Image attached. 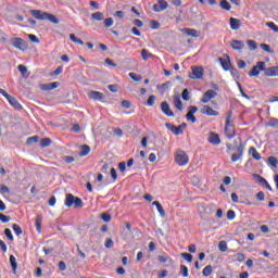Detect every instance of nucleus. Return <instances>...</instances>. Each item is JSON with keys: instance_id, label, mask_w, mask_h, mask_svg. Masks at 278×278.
<instances>
[{"instance_id": "f257e3e1", "label": "nucleus", "mask_w": 278, "mask_h": 278, "mask_svg": "<svg viewBox=\"0 0 278 278\" xmlns=\"http://www.w3.org/2000/svg\"><path fill=\"white\" fill-rule=\"evenodd\" d=\"M30 14L38 21H50V23H53L54 25L60 24V20L58 18V16L51 13L42 12L40 10H31Z\"/></svg>"}, {"instance_id": "f03ea898", "label": "nucleus", "mask_w": 278, "mask_h": 278, "mask_svg": "<svg viewBox=\"0 0 278 278\" xmlns=\"http://www.w3.org/2000/svg\"><path fill=\"white\" fill-rule=\"evenodd\" d=\"M81 207L84 201L80 198H76L73 193H67L65 198V207Z\"/></svg>"}, {"instance_id": "7ed1b4c3", "label": "nucleus", "mask_w": 278, "mask_h": 278, "mask_svg": "<svg viewBox=\"0 0 278 278\" xmlns=\"http://www.w3.org/2000/svg\"><path fill=\"white\" fill-rule=\"evenodd\" d=\"M175 162L178 164V166H186L188 162H190V159L188 157V154L184 150H177Z\"/></svg>"}, {"instance_id": "20e7f679", "label": "nucleus", "mask_w": 278, "mask_h": 278, "mask_svg": "<svg viewBox=\"0 0 278 278\" xmlns=\"http://www.w3.org/2000/svg\"><path fill=\"white\" fill-rule=\"evenodd\" d=\"M266 62L260 61L249 72V77H257L260 76L261 71H265Z\"/></svg>"}, {"instance_id": "39448f33", "label": "nucleus", "mask_w": 278, "mask_h": 278, "mask_svg": "<svg viewBox=\"0 0 278 278\" xmlns=\"http://www.w3.org/2000/svg\"><path fill=\"white\" fill-rule=\"evenodd\" d=\"M11 45L15 49H20V51H27V42H25V40H23L22 38H12Z\"/></svg>"}, {"instance_id": "423d86ee", "label": "nucleus", "mask_w": 278, "mask_h": 278, "mask_svg": "<svg viewBox=\"0 0 278 278\" xmlns=\"http://www.w3.org/2000/svg\"><path fill=\"white\" fill-rule=\"evenodd\" d=\"M166 129L172 131L175 136H181L184 134V127H186V124L179 125L178 127L173 124H165Z\"/></svg>"}, {"instance_id": "0eeeda50", "label": "nucleus", "mask_w": 278, "mask_h": 278, "mask_svg": "<svg viewBox=\"0 0 278 278\" xmlns=\"http://www.w3.org/2000/svg\"><path fill=\"white\" fill-rule=\"evenodd\" d=\"M216 97H218V92H216L215 90H207L204 92L201 102L202 103H210L211 99H216Z\"/></svg>"}, {"instance_id": "6e6552de", "label": "nucleus", "mask_w": 278, "mask_h": 278, "mask_svg": "<svg viewBox=\"0 0 278 278\" xmlns=\"http://www.w3.org/2000/svg\"><path fill=\"white\" fill-rule=\"evenodd\" d=\"M191 74L189 75L190 79H203L204 70L203 67H192Z\"/></svg>"}, {"instance_id": "1a4fd4ad", "label": "nucleus", "mask_w": 278, "mask_h": 278, "mask_svg": "<svg viewBox=\"0 0 278 278\" xmlns=\"http://www.w3.org/2000/svg\"><path fill=\"white\" fill-rule=\"evenodd\" d=\"M242 155H244V144L240 143L237 148V153L231 155V162H238V160H242Z\"/></svg>"}, {"instance_id": "9d476101", "label": "nucleus", "mask_w": 278, "mask_h": 278, "mask_svg": "<svg viewBox=\"0 0 278 278\" xmlns=\"http://www.w3.org/2000/svg\"><path fill=\"white\" fill-rule=\"evenodd\" d=\"M168 8V2L166 0H157V3L153 5L152 10L154 12H164Z\"/></svg>"}, {"instance_id": "9b49d317", "label": "nucleus", "mask_w": 278, "mask_h": 278, "mask_svg": "<svg viewBox=\"0 0 278 278\" xmlns=\"http://www.w3.org/2000/svg\"><path fill=\"white\" fill-rule=\"evenodd\" d=\"M225 134L228 140H231L236 136V130H233V126L229 122L225 124Z\"/></svg>"}, {"instance_id": "f8f14e48", "label": "nucleus", "mask_w": 278, "mask_h": 278, "mask_svg": "<svg viewBox=\"0 0 278 278\" xmlns=\"http://www.w3.org/2000/svg\"><path fill=\"white\" fill-rule=\"evenodd\" d=\"M161 110H162L163 114H165V116H169V117L175 116V113L172 112L170 105H168V102H162Z\"/></svg>"}, {"instance_id": "ddd939ff", "label": "nucleus", "mask_w": 278, "mask_h": 278, "mask_svg": "<svg viewBox=\"0 0 278 278\" xmlns=\"http://www.w3.org/2000/svg\"><path fill=\"white\" fill-rule=\"evenodd\" d=\"M264 73L266 77H278V66L265 67Z\"/></svg>"}, {"instance_id": "4468645a", "label": "nucleus", "mask_w": 278, "mask_h": 278, "mask_svg": "<svg viewBox=\"0 0 278 278\" xmlns=\"http://www.w3.org/2000/svg\"><path fill=\"white\" fill-rule=\"evenodd\" d=\"M201 112H202V114H205L206 116H218V114H219L217 111H214V109H212V106H208V105H204L201 109Z\"/></svg>"}, {"instance_id": "2eb2a0df", "label": "nucleus", "mask_w": 278, "mask_h": 278, "mask_svg": "<svg viewBox=\"0 0 278 278\" xmlns=\"http://www.w3.org/2000/svg\"><path fill=\"white\" fill-rule=\"evenodd\" d=\"M240 27H242V21L239 18L230 17V29L238 31Z\"/></svg>"}, {"instance_id": "dca6fc26", "label": "nucleus", "mask_w": 278, "mask_h": 278, "mask_svg": "<svg viewBox=\"0 0 278 278\" xmlns=\"http://www.w3.org/2000/svg\"><path fill=\"white\" fill-rule=\"evenodd\" d=\"M207 140L211 144H220V137L216 132H210Z\"/></svg>"}, {"instance_id": "f3484780", "label": "nucleus", "mask_w": 278, "mask_h": 278, "mask_svg": "<svg viewBox=\"0 0 278 278\" xmlns=\"http://www.w3.org/2000/svg\"><path fill=\"white\" fill-rule=\"evenodd\" d=\"M182 34L191 36V38H199V36H201V33L194 28H182Z\"/></svg>"}, {"instance_id": "a211bd4d", "label": "nucleus", "mask_w": 278, "mask_h": 278, "mask_svg": "<svg viewBox=\"0 0 278 278\" xmlns=\"http://www.w3.org/2000/svg\"><path fill=\"white\" fill-rule=\"evenodd\" d=\"M230 47L235 49V51H242V49H244V42L241 40H232Z\"/></svg>"}, {"instance_id": "6ab92c4d", "label": "nucleus", "mask_w": 278, "mask_h": 278, "mask_svg": "<svg viewBox=\"0 0 278 278\" xmlns=\"http://www.w3.org/2000/svg\"><path fill=\"white\" fill-rule=\"evenodd\" d=\"M88 97L93 101H101V99H103V93L100 91H89Z\"/></svg>"}, {"instance_id": "aec40b11", "label": "nucleus", "mask_w": 278, "mask_h": 278, "mask_svg": "<svg viewBox=\"0 0 278 278\" xmlns=\"http://www.w3.org/2000/svg\"><path fill=\"white\" fill-rule=\"evenodd\" d=\"M152 205H154L156 207V210L162 218H164V216H166V212L164 211V207L162 206V204H160V202L154 201L152 203Z\"/></svg>"}, {"instance_id": "412c9836", "label": "nucleus", "mask_w": 278, "mask_h": 278, "mask_svg": "<svg viewBox=\"0 0 278 278\" xmlns=\"http://www.w3.org/2000/svg\"><path fill=\"white\" fill-rule=\"evenodd\" d=\"M174 104H175V108H177V110H179L180 112L184 110V103L181 102V97L175 96Z\"/></svg>"}, {"instance_id": "4be33fe9", "label": "nucleus", "mask_w": 278, "mask_h": 278, "mask_svg": "<svg viewBox=\"0 0 278 278\" xmlns=\"http://www.w3.org/2000/svg\"><path fill=\"white\" fill-rule=\"evenodd\" d=\"M10 105H12V108H14L15 110H21V103L16 101V99L14 97H10L8 100H7Z\"/></svg>"}, {"instance_id": "5701e85b", "label": "nucleus", "mask_w": 278, "mask_h": 278, "mask_svg": "<svg viewBox=\"0 0 278 278\" xmlns=\"http://www.w3.org/2000/svg\"><path fill=\"white\" fill-rule=\"evenodd\" d=\"M250 155H252V157L254 160H262V154H260V152H257V149H255V147H251L249 150Z\"/></svg>"}, {"instance_id": "b1692460", "label": "nucleus", "mask_w": 278, "mask_h": 278, "mask_svg": "<svg viewBox=\"0 0 278 278\" xmlns=\"http://www.w3.org/2000/svg\"><path fill=\"white\" fill-rule=\"evenodd\" d=\"M88 153H90V148L86 144L81 146L80 152H79L80 157H86V155H88Z\"/></svg>"}, {"instance_id": "393cba45", "label": "nucleus", "mask_w": 278, "mask_h": 278, "mask_svg": "<svg viewBox=\"0 0 278 278\" xmlns=\"http://www.w3.org/2000/svg\"><path fill=\"white\" fill-rule=\"evenodd\" d=\"M10 264L13 273H16V268H18V264L16 263V257L14 255L10 256Z\"/></svg>"}, {"instance_id": "a878e982", "label": "nucleus", "mask_w": 278, "mask_h": 278, "mask_svg": "<svg viewBox=\"0 0 278 278\" xmlns=\"http://www.w3.org/2000/svg\"><path fill=\"white\" fill-rule=\"evenodd\" d=\"M103 18H105V16L101 12H96L91 14L92 21H103Z\"/></svg>"}, {"instance_id": "bb28decb", "label": "nucleus", "mask_w": 278, "mask_h": 278, "mask_svg": "<svg viewBox=\"0 0 278 278\" xmlns=\"http://www.w3.org/2000/svg\"><path fill=\"white\" fill-rule=\"evenodd\" d=\"M35 225H36L37 231L40 233V231L42 230V217L41 216H37V218L35 220Z\"/></svg>"}, {"instance_id": "cd10ccee", "label": "nucleus", "mask_w": 278, "mask_h": 278, "mask_svg": "<svg viewBox=\"0 0 278 278\" xmlns=\"http://www.w3.org/2000/svg\"><path fill=\"white\" fill-rule=\"evenodd\" d=\"M253 177L256 179V181H258V184H262V186H265L268 182V180H266V178L262 177L260 174H254Z\"/></svg>"}, {"instance_id": "c85d7f7f", "label": "nucleus", "mask_w": 278, "mask_h": 278, "mask_svg": "<svg viewBox=\"0 0 278 278\" xmlns=\"http://www.w3.org/2000/svg\"><path fill=\"white\" fill-rule=\"evenodd\" d=\"M220 8L222 10H226L227 12H229V10H231V4L227 0H222Z\"/></svg>"}, {"instance_id": "c756f323", "label": "nucleus", "mask_w": 278, "mask_h": 278, "mask_svg": "<svg viewBox=\"0 0 278 278\" xmlns=\"http://www.w3.org/2000/svg\"><path fill=\"white\" fill-rule=\"evenodd\" d=\"M202 275L204 277H210V275H212V266L211 265L205 266L202 270Z\"/></svg>"}, {"instance_id": "7c9ffc66", "label": "nucleus", "mask_w": 278, "mask_h": 278, "mask_svg": "<svg viewBox=\"0 0 278 278\" xmlns=\"http://www.w3.org/2000/svg\"><path fill=\"white\" fill-rule=\"evenodd\" d=\"M247 45L250 51H255V49H257V42H255V40H248Z\"/></svg>"}, {"instance_id": "2f4dec72", "label": "nucleus", "mask_w": 278, "mask_h": 278, "mask_svg": "<svg viewBox=\"0 0 278 278\" xmlns=\"http://www.w3.org/2000/svg\"><path fill=\"white\" fill-rule=\"evenodd\" d=\"M141 56H142V60H149V58H153V54H151V52H149V50L143 49L141 51Z\"/></svg>"}, {"instance_id": "473e14b6", "label": "nucleus", "mask_w": 278, "mask_h": 278, "mask_svg": "<svg viewBox=\"0 0 278 278\" xmlns=\"http://www.w3.org/2000/svg\"><path fill=\"white\" fill-rule=\"evenodd\" d=\"M70 39L72 40V42H75L76 45H84V41L81 39L77 38V36H75V34H71Z\"/></svg>"}, {"instance_id": "72a5a7b5", "label": "nucleus", "mask_w": 278, "mask_h": 278, "mask_svg": "<svg viewBox=\"0 0 278 278\" xmlns=\"http://www.w3.org/2000/svg\"><path fill=\"white\" fill-rule=\"evenodd\" d=\"M218 249L222 253H225L228 249L227 241H219Z\"/></svg>"}, {"instance_id": "f704fd0d", "label": "nucleus", "mask_w": 278, "mask_h": 278, "mask_svg": "<svg viewBox=\"0 0 278 278\" xmlns=\"http://www.w3.org/2000/svg\"><path fill=\"white\" fill-rule=\"evenodd\" d=\"M17 68L20 71V73H22L23 77H29V75L27 74V66L18 65Z\"/></svg>"}, {"instance_id": "c9c22d12", "label": "nucleus", "mask_w": 278, "mask_h": 278, "mask_svg": "<svg viewBox=\"0 0 278 278\" xmlns=\"http://www.w3.org/2000/svg\"><path fill=\"white\" fill-rule=\"evenodd\" d=\"M128 76L132 81H142V76L137 75L136 73H129Z\"/></svg>"}, {"instance_id": "e433bc0d", "label": "nucleus", "mask_w": 278, "mask_h": 278, "mask_svg": "<svg viewBox=\"0 0 278 278\" xmlns=\"http://www.w3.org/2000/svg\"><path fill=\"white\" fill-rule=\"evenodd\" d=\"M268 164H270V166H273L274 168H277V164H278V160L275 156H269L268 157Z\"/></svg>"}, {"instance_id": "4c0bfd02", "label": "nucleus", "mask_w": 278, "mask_h": 278, "mask_svg": "<svg viewBox=\"0 0 278 278\" xmlns=\"http://www.w3.org/2000/svg\"><path fill=\"white\" fill-rule=\"evenodd\" d=\"M51 146V140L49 138H42L40 140V147L45 148V147H50Z\"/></svg>"}, {"instance_id": "58836bf2", "label": "nucleus", "mask_w": 278, "mask_h": 278, "mask_svg": "<svg viewBox=\"0 0 278 278\" xmlns=\"http://www.w3.org/2000/svg\"><path fill=\"white\" fill-rule=\"evenodd\" d=\"M13 231H14V233H16L17 236H22V235H23V229H22L21 226H18L17 224H13Z\"/></svg>"}, {"instance_id": "ea45409f", "label": "nucleus", "mask_w": 278, "mask_h": 278, "mask_svg": "<svg viewBox=\"0 0 278 278\" xmlns=\"http://www.w3.org/2000/svg\"><path fill=\"white\" fill-rule=\"evenodd\" d=\"M220 62L224 71H229V68H231V63L229 61H224L223 59H220Z\"/></svg>"}, {"instance_id": "a19ab883", "label": "nucleus", "mask_w": 278, "mask_h": 278, "mask_svg": "<svg viewBox=\"0 0 278 278\" xmlns=\"http://www.w3.org/2000/svg\"><path fill=\"white\" fill-rule=\"evenodd\" d=\"M266 27H269V29H273V31H276V34H278V26L274 24V22H267Z\"/></svg>"}, {"instance_id": "79ce46f5", "label": "nucleus", "mask_w": 278, "mask_h": 278, "mask_svg": "<svg viewBox=\"0 0 278 278\" xmlns=\"http://www.w3.org/2000/svg\"><path fill=\"white\" fill-rule=\"evenodd\" d=\"M147 105H149V108H153V105H155V96H150L148 98Z\"/></svg>"}, {"instance_id": "37998d69", "label": "nucleus", "mask_w": 278, "mask_h": 278, "mask_svg": "<svg viewBox=\"0 0 278 278\" xmlns=\"http://www.w3.org/2000/svg\"><path fill=\"white\" fill-rule=\"evenodd\" d=\"M4 236H7V238H9L11 242H14V236L12 235V230H10V228H7L4 230Z\"/></svg>"}, {"instance_id": "c03bdc74", "label": "nucleus", "mask_w": 278, "mask_h": 278, "mask_svg": "<svg viewBox=\"0 0 278 278\" xmlns=\"http://www.w3.org/2000/svg\"><path fill=\"white\" fill-rule=\"evenodd\" d=\"M237 86H238V88H239V92L241 93V96L244 98V99H250L249 98V94H247L245 92H244V89H242V85L240 84V83H237Z\"/></svg>"}, {"instance_id": "a18cd8bd", "label": "nucleus", "mask_w": 278, "mask_h": 278, "mask_svg": "<svg viewBox=\"0 0 278 278\" xmlns=\"http://www.w3.org/2000/svg\"><path fill=\"white\" fill-rule=\"evenodd\" d=\"M231 76L233 79H240V72H238L236 68H230Z\"/></svg>"}, {"instance_id": "49530a36", "label": "nucleus", "mask_w": 278, "mask_h": 278, "mask_svg": "<svg viewBox=\"0 0 278 278\" xmlns=\"http://www.w3.org/2000/svg\"><path fill=\"white\" fill-rule=\"evenodd\" d=\"M114 25V18L108 17L104 20V27H112Z\"/></svg>"}, {"instance_id": "de8ad7c7", "label": "nucleus", "mask_w": 278, "mask_h": 278, "mask_svg": "<svg viewBox=\"0 0 278 278\" xmlns=\"http://www.w3.org/2000/svg\"><path fill=\"white\" fill-rule=\"evenodd\" d=\"M181 97L184 101H190V91H188V89H184Z\"/></svg>"}, {"instance_id": "09e8293b", "label": "nucleus", "mask_w": 278, "mask_h": 278, "mask_svg": "<svg viewBox=\"0 0 278 278\" xmlns=\"http://www.w3.org/2000/svg\"><path fill=\"white\" fill-rule=\"evenodd\" d=\"M104 247L105 249H112V247H114V241L111 238L106 239L104 242Z\"/></svg>"}, {"instance_id": "8fccbe9b", "label": "nucleus", "mask_w": 278, "mask_h": 278, "mask_svg": "<svg viewBox=\"0 0 278 278\" xmlns=\"http://www.w3.org/2000/svg\"><path fill=\"white\" fill-rule=\"evenodd\" d=\"M186 118H187V121H190L191 123H197V117L192 113H187Z\"/></svg>"}, {"instance_id": "3c124183", "label": "nucleus", "mask_w": 278, "mask_h": 278, "mask_svg": "<svg viewBox=\"0 0 278 278\" xmlns=\"http://www.w3.org/2000/svg\"><path fill=\"white\" fill-rule=\"evenodd\" d=\"M27 144H34L35 142H38V136H33V137H29L27 140H26Z\"/></svg>"}, {"instance_id": "603ef678", "label": "nucleus", "mask_w": 278, "mask_h": 278, "mask_svg": "<svg viewBox=\"0 0 278 278\" xmlns=\"http://www.w3.org/2000/svg\"><path fill=\"white\" fill-rule=\"evenodd\" d=\"M101 218L104 220V223H110V220H112V216L108 213L102 214Z\"/></svg>"}, {"instance_id": "864d4df0", "label": "nucleus", "mask_w": 278, "mask_h": 278, "mask_svg": "<svg viewBox=\"0 0 278 278\" xmlns=\"http://www.w3.org/2000/svg\"><path fill=\"white\" fill-rule=\"evenodd\" d=\"M111 177L114 181H116V179H118V174L116 173V168H114V167L111 168Z\"/></svg>"}, {"instance_id": "5fc2aeb1", "label": "nucleus", "mask_w": 278, "mask_h": 278, "mask_svg": "<svg viewBox=\"0 0 278 278\" xmlns=\"http://www.w3.org/2000/svg\"><path fill=\"white\" fill-rule=\"evenodd\" d=\"M182 277H188V267L186 265L180 266Z\"/></svg>"}, {"instance_id": "6e6d98bb", "label": "nucleus", "mask_w": 278, "mask_h": 278, "mask_svg": "<svg viewBox=\"0 0 278 278\" xmlns=\"http://www.w3.org/2000/svg\"><path fill=\"white\" fill-rule=\"evenodd\" d=\"M180 255L186 260V262H192V254L181 253Z\"/></svg>"}, {"instance_id": "4d7b16f0", "label": "nucleus", "mask_w": 278, "mask_h": 278, "mask_svg": "<svg viewBox=\"0 0 278 278\" xmlns=\"http://www.w3.org/2000/svg\"><path fill=\"white\" fill-rule=\"evenodd\" d=\"M261 49H263V51H265L266 53H271L273 51L270 50V46L266 45V43H262L261 45Z\"/></svg>"}, {"instance_id": "13d9d810", "label": "nucleus", "mask_w": 278, "mask_h": 278, "mask_svg": "<svg viewBox=\"0 0 278 278\" xmlns=\"http://www.w3.org/2000/svg\"><path fill=\"white\" fill-rule=\"evenodd\" d=\"M0 220L1 223H10V216H7L0 213Z\"/></svg>"}, {"instance_id": "bf43d9fd", "label": "nucleus", "mask_w": 278, "mask_h": 278, "mask_svg": "<svg viewBox=\"0 0 278 278\" xmlns=\"http://www.w3.org/2000/svg\"><path fill=\"white\" fill-rule=\"evenodd\" d=\"M227 218H228V220H233V218H236V212L228 211L227 212Z\"/></svg>"}, {"instance_id": "052dcab7", "label": "nucleus", "mask_w": 278, "mask_h": 278, "mask_svg": "<svg viewBox=\"0 0 278 278\" xmlns=\"http://www.w3.org/2000/svg\"><path fill=\"white\" fill-rule=\"evenodd\" d=\"M118 168H119L121 173H125V170H127V164H125V162H121L118 164Z\"/></svg>"}, {"instance_id": "680f3d73", "label": "nucleus", "mask_w": 278, "mask_h": 278, "mask_svg": "<svg viewBox=\"0 0 278 278\" xmlns=\"http://www.w3.org/2000/svg\"><path fill=\"white\" fill-rule=\"evenodd\" d=\"M269 127H278V119L271 118L268 124Z\"/></svg>"}, {"instance_id": "e2e57ef3", "label": "nucleus", "mask_w": 278, "mask_h": 278, "mask_svg": "<svg viewBox=\"0 0 278 278\" xmlns=\"http://www.w3.org/2000/svg\"><path fill=\"white\" fill-rule=\"evenodd\" d=\"M28 38L31 42H36V43L40 42V39H38V37L36 35L30 34V35H28Z\"/></svg>"}, {"instance_id": "0e129e2a", "label": "nucleus", "mask_w": 278, "mask_h": 278, "mask_svg": "<svg viewBox=\"0 0 278 278\" xmlns=\"http://www.w3.org/2000/svg\"><path fill=\"white\" fill-rule=\"evenodd\" d=\"M151 28L152 29H160V24L157 23V21H155V20L151 21Z\"/></svg>"}, {"instance_id": "69168bd1", "label": "nucleus", "mask_w": 278, "mask_h": 278, "mask_svg": "<svg viewBox=\"0 0 278 278\" xmlns=\"http://www.w3.org/2000/svg\"><path fill=\"white\" fill-rule=\"evenodd\" d=\"M122 105L126 110H129V108H131V102H129L128 100H124V101H122Z\"/></svg>"}, {"instance_id": "338daca9", "label": "nucleus", "mask_w": 278, "mask_h": 278, "mask_svg": "<svg viewBox=\"0 0 278 278\" xmlns=\"http://www.w3.org/2000/svg\"><path fill=\"white\" fill-rule=\"evenodd\" d=\"M256 198L258 201H264V199H266V195L264 194L263 191H260L257 194H256Z\"/></svg>"}, {"instance_id": "774afa93", "label": "nucleus", "mask_w": 278, "mask_h": 278, "mask_svg": "<svg viewBox=\"0 0 278 278\" xmlns=\"http://www.w3.org/2000/svg\"><path fill=\"white\" fill-rule=\"evenodd\" d=\"M236 257H237V262H244V255L242 253H238Z\"/></svg>"}]
</instances>
